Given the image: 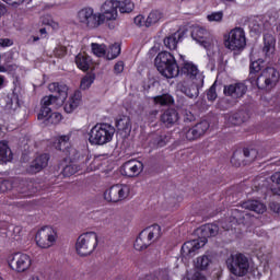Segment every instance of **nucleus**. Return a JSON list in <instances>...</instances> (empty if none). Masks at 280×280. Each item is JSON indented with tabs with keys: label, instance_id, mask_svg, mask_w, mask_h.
Segmentation results:
<instances>
[{
	"label": "nucleus",
	"instance_id": "obj_1",
	"mask_svg": "<svg viewBox=\"0 0 280 280\" xmlns=\"http://www.w3.org/2000/svg\"><path fill=\"white\" fill-rule=\"evenodd\" d=\"M50 145L58 152H62L66 156L61 162V174L65 178H69L73 176V174L86 170L91 158L89 154L81 153L71 148V137L66 135L57 137L51 140Z\"/></svg>",
	"mask_w": 280,
	"mask_h": 280
},
{
	"label": "nucleus",
	"instance_id": "obj_2",
	"mask_svg": "<svg viewBox=\"0 0 280 280\" xmlns=\"http://www.w3.org/2000/svg\"><path fill=\"white\" fill-rule=\"evenodd\" d=\"M48 90L55 95L44 96L42 98V107L37 115V119L39 121H44L46 126H56L62 121V114L51 112V106L56 104L57 100H60V102H62V100H67V96L69 95V86H67L65 83L52 82L48 85Z\"/></svg>",
	"mask_w": 280,
	"mask_h": 280
},
{
	"label": "nucleus",
	"instance_id": "obj_3",
	"mask_svg": "<svg viewBox=\"0 0 280 280\" xmlns=\"http://www.w3.org/2000/svg\"><path fill=\"white\" fill-rule=\"evenodd\" d=\"M198 231H200L201 234L200 238L187 241L183 244L180 255L184 259H191V257H196L198 250L207 244V238L217 236L220 231V226H218V224L207 223L201 225Z\"/></svg>",
	"mask_w": 280,
	"mask_h": 280
},
{
	"label": "nucleus",
	"instance_id": "obj_4",
	"mask_svg": "<svg viewBox=\"0 0 280 280\" xmlns=\"http://www.w3.org/2000/svg\"><path fill=\"white\" fill-rule=\"evenodd\" d=\"M154 65L159 73L167 80H172V78L180 75V68L178 67L176 57H174L170 51L164 50L159 52L154 59Z\"/></svg>",
	"mask_w": 280,
	"mask_h": 280
},
{
	"label": "nucleus",
	"instance_id": "obj_5",
	"mask_svg": "<svg viewBox=\"0 0 280 280\" xmlns=\"http://www.w3.org/2000/svg\"><path fill=\"white\" fill-rule=\"evenodd\" d=\"M116 129L107 122L96 124L89 132V143L91 145H106L113 141Z\"/></svg>",
	"mask_w": 280,
	"mask_h": 280
},
{
	"label": "nucleus",
	"instance_id": "obj_6",
	"mask_svg": "<svg viewBox=\"0 0 280 280\" xmlns=\"http://www.w3.org/2000/svg\"><path fill=\"white\" fill-rule=\"evenodd\" d=\"M161 235H163V232H161V225H150L139 233L133 243V248L136 250H145L149 246H152L154 242H159V240H161Z\"/></svg>",
	"mask_w": 280,
	"mask_h": 280
},
{
	"label": "nucleus",
	"instance_id": "obj_7",
	"mask_svg": "<svg viewBox=\"0 0 280 280\" xmlns=\"http://www.w3.org/2000/svg\"><path fill=\"white\" fill-rule=\"evenodd\" d=\"M77 21L81 27L86 30H97L100 25H104V16L102 13H95L91 7H85L78 11Z\"/></svg>",
	"mask_w": 280,
	"mask_h": 280
},
{
	"label": "nucleus",
	"instance_id": "obj_8",
	"mask_svg": "<svg viewBox=\"0 0 280 280\" xmlns=\"http://www.w3.org/2000/svg\"><path fill=\"white\" fill-rule=\"evenodd\" d=\"M280 73L277 68L267 67L265 68L253 86H257L259 91H272L277 84H279Z\"/></svg>",
	"mask_w": 280,
	"mask_h": 280
},
{
	"label": "nucleus",
	"instance_id": "obj_9",
	"mask_svg": "<svg viewBox=\"0 0 280 280\" xmlns=\"http://www.w3.org/2000/svg\"><path fill=\"white\" fill-rule=\"evenodd\" d=\"M77 253L81 257H86L97 248V233L86 232L81 234L75 244Z\"/></svg>",
	"mask_w": 280,
	"mask_h": 280
},
{
	"label": "nucleus",
	"instance_id": "obj_10",
	"mask_svg": "<svg viewBox=\"0 0 280 280\" xmlns=\"http://www.w3.org/2000/svg\"><path fill=\"white\" fill-rule=\"evenodd\" d=\"M8 266L13 272H27L32 268V257L25 253L16 252L8 256Z\"/></svg>",
	"mask_w": 280,
	"mask_h": 280
},
{
	"label": "nucleus",
	"instance_id": "obj_11",
	"mask_svg": "<svg viewBox=\"0 0 280 280\" xmlns=\"http://www.w3.org/2000/svg\"><path fill=\"white\" fill-rule=\"evenodd\" d=\"M58 240V232L49 225L43 226L35 235V242L39 248H51Z\"/></svg>",
	"mask_w": 280,
	"mask_h": 280
},
{
	"label": "nucleus",
	"instance_id": "obj_12",
	"mask_svg": "<svg viewBox=\"0 0 280 280\" xmlns=\"http://www.w3.org/2000/svg\"><path fill=\"white\" fill-rule=\"evenodd\" d=\"M128 196H130V186L124 184L113 185L104 192V199L107 202H121Z\"/></svg>",
	"mask_w": 280,
	"mask_h": 280
},
{
	"label": "nucleus",
	"instance_id": "obj_13",
	"mask_svg": "<svg viewBox=\"0 0 280 280\" xmlns=\"http://www.w3.org/2000/svg\"><path fill=\"white\" fill-rule=\"evenodd\" d=\"M225 47L232 51H240L246 47V33L242 27H235L229 34L228 40H225Z\"/></svg>",
	"mask_w": 280,
	"mask_h": 280
},
{
	"label": "nucleus",
	"instance_id": "obj_14",
	"mask_svg": "<svg viewBox=\"0 0 280 280\" xmlns=\"http://www.w3.org/2000/svg\"><path fill=\"white\" fill-rule=\"evenodd\" d=\"M248 268H250L248 258L242 253L236 254L230 265V270L235 277H246L248 275Z\"/></svg>",
	"mask_w": 280,
	"mask_h": 280
},
{
	"label": "nucleus",
	"instance_id": "obj_15",
	"mask_svg": "<svg viewBox=\"0 0 280 280\" xmlns=\"http://www.w3.org/2000/svg\"><path fill=\"white\" fill-rule=\"evenodd\" d=\"M258 154L259 152H257V149L244 148L243 154L242 151L236 150L233 152L230 163H232L234 167H241L242 163H244V159H247L249 163H253V161L257 159Z\"/></svg>",
	"mask_w": 280,
	"mask_h": 280
},
{
	"label": "nucleus",
	"instance_id": "obj_16",
	"mask_svg": "<svg viewBox=\"0 0 280 280\" xmlns=\"http://www.w3.org/2000/svg\"><path fill=\"white\" fill-rule=\"evenodd\" d=\"M143 162L131 159L120 166V174L127 178H137L143 172Z\"/></svg>",
	"mask_w": 280,
	"mask_h": 280
},
{
	"label": "nucleus",
	"instance_id": "obj_17",
	"mask_svg": "<svg viewBox=\"0 0 280 280\" xmlns=\"http://www.w3.org/2000/svg\"><path fill=\"white\" fill-rule=\"evenodd\" d=\"M210 128L209 121L203 120L191 128H185L184 132L186 135L187 141H196V139H200L205 132H207Z\"/></svg>",
	"mask_w": 280,
	"mask_h": 280
},
{
	"label": "nucleus",
	"instance_id": "obj_18",
	"mask_svg": "<svg viewBox=\"0 0 280 280\" xmlns=\"http://www.w3.org/2000/svg\"><path fill=\"white\" fill-rule=\"evenodd\" d=\"M49 159H51V156L49 155V153H42L39 155H37L30 164V166L26 168L27 174H38L40 172H43L45 170V167H47V165H49Z\"/></svg>",
	"mask_w": 280,
	"mask_h": 280
},
{
	"label": "nucleus",
	"instance_id": "obj_19",
	"mask_svg": "<svg viewBox=\"0 0 280 280\" xmlns=\"http://www.w3.org/2000/svg\"><path fill=\"white\" fill-rule=\"evenodd\" d=\"M248 86L242 82L224 85L223 93L232 100H240L246 95Z\"/></svg>",
	"mask_w": 280,
	"mask_h": 280
},
{
	"label": "nucleus",
	"instance_id": "obj_20",
	"mask_svg": "<svg viewBox=\"0 0 280 280\" xmlns=\"http://www.w3.org/2000/svg\"><path fill=\"white\" fill-rule=\"evenodd\" d=\"M117 10H119V1L117 0H107L102 5V12L101 16H103V23L104 21H116L118 13Z\"/></svg>",
	"mask_w": 280,
	"mask_h": 280
},
{
	"label": "nucleus",
	"instance_id": "obj_21",
	"mask_svg": "<svg viewBox=\"0 0 280 280\" xmlns=\"http://www.w3.org/2000/svg\"><path fill=\"white\" fill-rule=\"evenodd\" d=\"M8 194L9 198H23V192L19 191V188L14 186V182L12 179H3L0 178V194Z\"/></svg>",
	"mask_w": 280,
	"mask_h": 280
},
{
	"label": "nucleus",
	"instance_id": "obj_22",
	"mask_svg": "<svg viewBox=\"0 0 280 280\" xmlns=\"http://www.w3.org/2000/svg\"><path fill=\"white\" fill-rule=\"evenodd\" d=\"M262 40V54H265V58L270 59L275 56V51H277V38H275L272 34L266 33L264 34Z\"/></svg>",
	"mask_w": 280,
	"mask_h": 280
},
{
	"label": "nucleus",
	"instance_id": "obj_23",
	"mask_svg": "<svg viewBox=\"0 0 280 280\" xmlns=\"http://www.w3.org/2000/svg\"><path fill=\"white\" fill-rule=\"evenodd\" d=\"M82 102V92L80 90L74 91L73 95L65 103V113L71 114Z\"/></svg>",
	"mask_w": 280,
	"mask_h": 280
},
{
	"label": "nucleus",
	"instance_id": "obj_24",
	"mask_svg": "<svg viewBox=\"0 0 280 280\" xmlns=\"http://www.w3.org/2000/svg\"><path fill=\"white\" fill-rule=\"evenodd\" d=\"M162 124H165L167 128H172L176 121H178V112L175 108H168L161 115Z\"/></svg>",
	"mask_w": 280,
	"mask_h": 280
},
{
	"label": "nucleus",
	"instance_id": "obj_25",
	"mask_svg": "<svg viewBox=\"0 0 280 280\" xmlns=\"http://www.w3.org/2000/svg\"><path fill=\"white\" fill-rule=\"evenodd\" d=\"M14 159L12 153V149L8 144V141H0V165H5V163H10Z\"/></svg>",
	"mask_w": 280,
	"mask_h": 280
},
{
	"label": "nucleus",
	"instance_id": "obj_26",
	"mask_svg": "<svg viewBox=\"0 0 280 280\" xmlns=\"http://www.w3.org/2000/svg\"><path fill=\"white\" fill-rule=\"evenodd\" d=\"M264 65V60L262 59H258V60H255V61H252L250 65H249V75H248V80H249V83L253 84L255 82H257V79L259 78V71H261L262 69V66Z\"/></svg>",
	"mask_w": 280,
	"mask_h": 280
},
{
	"label": "nucleus",
	"instance_id": "obj_27",
	"mask_svg": "<svg viewBox=\"0 0 280 280\" xmlns=\"http://www.w3.org/2000/svg\"><path fill=\"white\" fill-rule=\"evenodd\" d=\"M242 208L247 209L248 211H254L255 213H266V205L255 199L243 201Z\"/></svg>",
	"mask_w": 280,
	"mask_h": 280
},
{
	"label": "nucleus",
	"instance_id": "obj_28",
	"mask_svg": "<svg viewBox=\"0 0 280 280\" xmlns=\"http://www.w3.org/2000/svg\"><path fill=\"white\" fill-rule=\"evenodd\" d=\"M91 62H93V59L84 52L75 56V65L80 71H89L91 69Z\"/></svg>",
	"mask_w": 280,
	"mask_h": 280
},
{
	"label": "nucleus",
	"instance_id": "obj_29",
	"mask_svg": "<svg viewBox=\"0 0 280 280\" xmlns=\"http://www.w3.org/2000/svg\"><path fill=\"white\" fill-rule=\"evenodd\" d=\"M179 73L186 78H196L198 75V66L194 65V62L186 61L179 69Z\"/></svg>",
	"mask_w": 280,
	"mask_h": 280
},
{
	"label": "nucleus",
	"instance_id": "obj_30",
	"mask_svg": "<svg viewBox=\"0 0 280 280\" xmlns=\"http://www.w3.org/2000/svg\"><path fill=\"white\" fill-rule=\"evenodd\" d=\"M151 143L154 145V148H165L167 143H170V136H167L165 132H160L153 135Z\"/></svg>",
	"mask_w": 280,
	"mask_h": 280
},
{
	"label": "nucleus",
	"instance_id": "obj_31",
	"mask_svg": "<svg viewBox=\"0 0 280 280\" xmlns=\"http://www.w3.org/2000/svg\"><path fill=\"white\" fill-rule=\"evenodd\" d=\"M178 40H180V33H174L164 38V46L166 49L174 51L178 47Z\"/></svg>",
	"mask_w": 280,
	"mask_h": 280
},
{
	"label": "nucleus",
	"instance_id": "obj_32",
	"mask_svg": "<svg viewBox=\"0 0 280 280\" xmlns=\"http://www.w3.org/2000/svg\"><path fill=\"white\" fill-rule=\"evenodd\" d=\"M153 102L155 104H159L160 106H172L174 104V96H172L168 93L158 95L153 98Z\"/></svg>",
	"mask_w": 280,
	"mask_h": 280
},
{
	"label": "nucleus",
	"instance_id": "obj_33",
	"mask_svg": "<svg viewBox=\"0 0 280 280\" xmlns=\"http://www.w3.org/2000/svg\"><path fill=\"white\" fill-rule=\"evenodd\" d=\"M163 19V13L159 10L151 11L147 18L145 27H150V25H154V23H159L160 20Z\"/></svg>",
	"mask_w": 280,
	"mask_h": 280
},
{
	"label": "nucleus",
	"instance_id": "obj_34",
	"mask_svg": "<svg viewBox=\"0 0 280 280\" xmlns=\"http://www.w3.org/2000/svg\"><path fill=\"white\" fill-rule=\"evenodd\" d=\"M118 9L121 14H130L135 10V2L131 0L119 1Z\"/></svg>",
	"mask_w": 280,
	"mask_h": 280
},
{
	"label": "nucleus",
	"instance_id": "obj_35",
	"mask_svg": "<svg viewBox=\"0 0 280 280\" xmlns=\"http://www.w3.org/2000/svg\"><path fill=\"white\" fill-rule=\"evenodd\" d=\"M95 82V74H86L81 79L80 90L86 91L91 89V85Z\"/></svg>",
	"mask_w": 280,
	"mask_h": 280
},
{
	"label": "nucleus",
	"instance_id": "obj_36",
	"mask_svg": "<svg viewBox=\"0 0 280 280\" xmlns=\"http://www.w3.org/2000/svg\"><path fill=\"white\" fill-rule=\"evenodd\" d=\"M232 217L237 224H246V218H250V214L240 211L237 209L232 210Z\"/></svg>",
	"mask_w": 280,
	"mask_h": 280
},
{
	"label": "nucleus",
	"instance_id": "obj_37",
	"mask_svg": "<svg viewBox=\"0 0 280 280\" xmlns=\"http://www.w3.org/2000/svg\"><path fill=\"white\" fill-rule=\"evenodd\" d=\"M210 264H211V258H209V256L207 255H203L197 258L196 268H198V270H207Z\"/></svg>",
	"mask_w": 280,
	"mask_h": 280
},
{
	"label": "nucleus",
	"instance_id": "obj_38",
	"mask_svg": "<svg viewBox=\"0 0 280 280\" xmlns=\"http://www.w3.org/2000/svg\"><path fill=\"white\" fill-rule=\"evenodd\" d=\"M91 47H92V54H94V56H97V58H102V57L106 56V46L105 45L92 43Z\"/></svg>",
	"mask_w": 280,
	"mask_h": 280
},
{
	"label": "nucleus",
	"instance_id": "obj_39",
	"mask_svg": "<svg viewBox=\"0 0 280 280\" xmlns=\"http://www.w3.org/2000/svg\"><path fill=\"white\" fill-rule=\"evenodd\" d=\"M119 54H121V46L119 44H114L109 47L107 51V58L109 60H115V58H117Z\"/></svg>",
	"mask_w": 280,
	"mask_h": 280
},
{
	"label": "nucleus",
	"instance_id": "obj_40",
	"mask_svg": "<svg viewBox=\"0 0 280 280\" xmlns=\"http://www.w3.org/2000/svg\"><path fill=\"white\" fill-rule=\"evenodd\" d=\"M205 34H207V30L199 27L191 32V37L198 43H205Z\"/></svg>",
	"mask_w": 280,
	"mask_h": 280
},
{
	"label": "nucleus",
	"instance_id": "obj_41",
	"mask_svg": "<svg viewBox=\"0 0 280 280\" xmlns=\"http://www.w3.org/2000/svg\"><path fill=\"white\" fill-rule=\"evenodd\" d=\"M207 100H208V102H215V100H218L215 82L207 91Z\"/></svg>",
	"mask_w": 280,
	"mask_h": 280
},
{
	"label": "nucleus",
	"instance_id": "obj_42",
	"mask_svg": "<svg viewBox=\"0 0 280 280\" xmlns=\"http://www.w3.org/2000/svg\"><path fill=\"white\" fill-rule=\"evenodd\" d=\"M129 127H130V120L129 119H119V120L116 121L117 130H121L122 132H126Z\"/></svg>",
	"mask_w": 280,
	"mask_h": 280
},
{
	"label": "nucleus",
	"instance_id": "obj_43",
	"mask_svg": "<svg viewBox=\"0 0 280 280\" xmlns=\"http://www.w3.org/2000/svg\"><path fill=\"white\" fill-rule=\"evenodd\" d=\"M208 21L213 22L215 21L217 23H220L222 19H224V12L219 11V12H212L207 16Z\"/></svg>",
	"mask_w": 280,
	"mask_h": 280
},
{
	"label": "nucleus",
	"instance_id": "obj_44",
	"mask_svg": "<svg viewBox=\"0 0 280 280\" xmlns=\"http://www.w3.org/2000/svg\"><path fill=\"white\" fill-rule=\"evenodd\" d=\"M54 55L56 58H65L67 56V47L65 46H58L54 50Z\"/></svg>",
	"mask_w": 280,
	"mask_h": 280
},
{
	"label": "nucleus",
	"instance_id": "obj_45",
	"mask_svg": "<svg viewBox=\"0 0 280 280\" xmlns=\"http://www.w3.org/2000/svg\"><path fill=\"white\" fill-rule=\"evenodd\" d=\"M145 16L143 15H137L135 19H133V23L135 25H138V27H143V25H145Z\"/></svg>",
	"mask_w": 280,
	"mask_h": 280
},
{
	"label": "nucleus",
	"instance_id": "obj_46",
	"mask_svg": "<svg viewBox=\"0 0 280 280\" xmlns=\"http://www.w3.org/2000/svg\"><path fill=\"white\" fill-rule=\"evenodd\" d=\"M114 73L119 75V73H124V61H118L114 66Z\"/></svg>",
	"mask_w": 280,
	"mask_h": 280
},
{
	"label": "nucleus",
	"instance_id": "obj_47",
	"mask_svg": "<svg viewBox=\"0 0 280 280\" xmlns=\"http://www.w3.org/2000/svg\"><path fill=\"white\" fill-rule=\"evenodd\" d=\"M269 209L270 211H273V213L280 214V203L277 201L269 202Z\"/></svg>",
	"mask_w": 280,
	"mask_h": 280
},
{
	"label": "nucleus",
	"instance_id": "obj_48",
	"mask_svg": "<svg viewBox=\"0 0 280 280\" xmlns=\"http://www.w3.org/2000/svg\"><path fill=\"white\" fill-rule=\"evenodd\" d=\"M39 36H33V43H37V40H40V38H47V28L43 27L39 30Z\"/></svg>",
	"mask_w": 280,
	"mask_h": 280
},
{
	"label": "nucleus",
	"instance_id": "obj_49",
	"mask_svg": "<svg viewBox=\"0 0 280 280\" xmlns=\"http://www.w3.org/2000/svg\"><path fill=\"white\" fill-rule=\"evenodd\" d=\"M196 119V116L191 112H186L184 115V121H194Z\"/></svg>",
	"mask_w": 280,
	"mask_h": 280
},
{
	"label": "nucleus",
	"instance_id": "obj_50",
	"mask_svg": "<svg viewBox=\"0 0 280 280\" xmlns=\"http://www.w3.org/2000/svg\"><path fill=\"white\" fill-rule=\"evenodd\" d=\"M4 3H8V5H21V3H24L25 0H2Z\"/></svg>",
	"mask_w": 280,
	"mask_h": 280
},
{
	"label": "nucleus",
	"instance_id": "obj_51",
	"mask_svg": "<svg viewBox=\"0 0 280 280\" xmlns=\"http://www.w3.org/2000/svg\"><path fill=\"white\" fill-rule=\"evenodd\" d=\"M240 117V114H234L230 119L233 124V126H240L242 124V120L237 119Z\"/></svg>",
	"mask_w": 280,
	"mask_h": 280
},
{
	"label": "nucleus",
	"instance_id": "obj_52",
	"mask_svg": "<svg viewBox=\"0 0 280 280\" xmlns=\"http://www.w3.org/2000/svg\"><path fill=\"white\" fill-rule=\"evenodd\" d=\"M271 182L280 185V172H276L271 175Z\"/></svg>",
	"mask_w": 280,
	"mask_h": 280
},
{
	"label": "nucleus",
	"instance_id": "obj_53",
	"mask_svg": "<svg viewBox=\"0 0 280 280\" xmlns=\"http://www.w3.org/2000/svg\"><path fill=\"white\" fill-rule=\"evenodd\" d=\"M8 85V81L5 80V75L0 74V91L1 89H5Z\"/></svg>",
	"mask_w": 280,
	"mask_h": 280
},
{
	"label": "nucleus",
	"instance_id": "obj_54",
	"mask_svg": "<svg viewBox=\"0 0 280 280\" xmlns=\"http://www.w3.org/2000/svg\"><path fill=\"white\" fill-rule=\"evenodd\" d=\"M8 13V8L5 7V4L0 2V19L1 16H4Z\"/></svg>",
	"mask_w": 280,
	"mask_h": 280
},
{
	"label": "nucleus",
	"instance_id": "obj_55",
	"mask_svg": "<svg viewBox=\"0 0 280 280\" xmlns=\"http://www.w3.org/2000/svg\"><path fill=\"white\" fill-rule=\"evenodd\" d=\"M191 280H207V277H205V276H203L202 273H200V272H196V273L192 276Z\"/></svg>",
	"mask_w": 280,
	"mask_h": 280
},
{
	"label": "nucleus",
	"instance_id": "obj_56",
	"mask_svg": "<svg viewBox=\"0 0 280 280\" xmlns=\"http://www.w3.org/2000/svg\"><path fill=\"white\" fill-rule=\"evenodd\" d=\"M0 47H10V39H0Z\"/></svg>",
	"mask_w": 280,
	"mask_h": 280
},
{
	"label": "nucleus",
	"instance_id": "obj_57",
	"mask_svg": "<svg viewBox=\"0 0 280 280\" xmlns=\"http://www.w3.org/2000/svg\"><path fill=\"white\" fill-rule=\"evenodd\" d=\"M271 194H273V196L280 197V187L271 188Z\"/></svg>",
	"mask_w": 280,
	"mask_h": 280
},
{
	"label": "nucleus",
	"instance_id": "obj_58",
	"mask_svg": "<svg viewBox=\"0 0 280 280\" xmlns=\"http://www.w3.org/2000/svg\"><path fill=\"white\" fill-rule=\"evenodd\" d=\"M0 73H8V68L5 66H0Z\"/></svg>",
	"mask_w": 280,
	"mask_h": 280
},
{
	"label": "nucleus",
	"instance_id": "obj_59",
	"mask_svg": "<svg viewBox=\"0 0 280 280\" xmlns=\"http://www.w3.org/2000/svg\"><path fill=\"white\" fill-rule=\"evenodd\" d=\"M109 30H115V25L109 24Z\"/></svg>",
	"mask_w": 280,
	"mask_h": 280
},
{
	"label": "nucleus",
	"instance_id": "obj_60",
	"mask_svg": "<svg viewBox=\"0 0 280 280\" xmlns=\"http://www.w3.org/2000/svg\"><path fill=\"white\" fill-rule=\"evenodd\" d=\"M187 95H188V97H190V98H194V97H195L194 94H187Z\"/></svg>",
	"mask_w": 280,
	"mask_h": 280
},
{
	"label": "nucleus",
	"instance_id": "obj_61",
	"mask_svg": "<svg viewBox=\"0 0 280 280\" xmlns=\"http://www.w3.org/2000/svg\"><path fill=\"white\" fill-rule=\"evenodd\" d=\"M226 1L233 2V1H235V0H223L224 3H226Z\"/></svg>",
	"mask_w": 280,
	"mask_h": 280
},
{
	"label": "nucleus",
	"instance_id": "obj_62",
	"mask_svg": "<svg viewBox=\"0 0 280 280\" xmlns=\"http://www.w3.org/2000/svg\"><path fill=\"white\" fill-rule=\"evenodd\" d=\"M0 280H3V277L0 276Z\"/></svg>",
	"mask_w": 280,
	"mask_h": 280
}]
</instances>
